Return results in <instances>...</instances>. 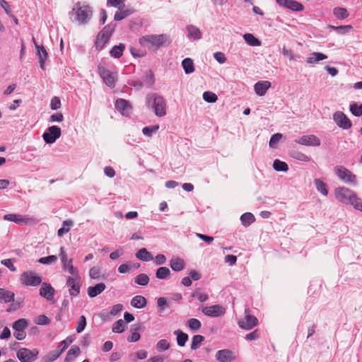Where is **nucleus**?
<instances>
[{
	"label": "nucleus",
	"instance_id": "09e8293b",
	"mask_svg": "<svg viewBox=\"0 0 362 362\" xmlns=\"http://www.w3.org/2000/svg\"><path fill=\"white\" fill-rule=\"evenodd\" d=\"M141 329V325L137 324L134 325L135 332H132L131 335L127 337V341L129 342H136L140 339V334L137 332Z\"/></svg>",
	"mask_w": 362,
	"mask_h": 362
},
{
	"label": "nucleus",
	"instance_id": "423d86ee",
	"mask_svg": "<svg viewBox=\"0 0 362 362\" xmlns=\"http://www.w3.org/2000/svg\"><path fill=\"white\" fill-rule=\"evenodd\" d=\"M28 327V320L25 318H21L15 321L12 325L14 330L13 337L17 340H23L26 337L25 329Z\"/></svg>",
	"mask_w": 362,
	"mask_h": 362
},
{
	"label": "nucleus",
	"instance_id": "4be33fe9",
	"mask_svg": "<svg viewBox=\"0 0 362 362\" xmlns=\"http://www.w3.org/2000/svg\"><path fill=\"white\" fill-rule=\"evenodd\" d=\"M189 39L197 40L202 38V33L200 30L193 25H189L186 28Z\"/></svg>",
	"mask_w": 362,
	"mask_h": 362
},
{
	"label": "nucleus",
	"instance_id": "338daca9",
	"mask_svg": "<svg viewBox=\"0 0 362 362\" xmlns=\"http://www.w3.org/2000/svg\"><path fill=\"white\" fill-rule=\"evenodd\" d=\"M81 285L79 283L73 284L69 287V292L70 296L76 297L80 293Z\"/></svg>",
	"mask_w": 362,
	"mask_h": 362
},
{
	"label": "nucleus",
	"instance_id": "5fc2aeb1",
	"mask_svg": "<svg viewBox=\"0 0 362 362\" xmlns=\"http://www.w3.org/2000/svg\"><path fill=\"white\" fill-rule=\"evenodd\" d=\"M203 99L207 103H214L217 101L218 97L211 91H205L203 93Z\"/></svg>",
	"mask_w": 362,
	"mask_h": 362
},
{
	"label": "nucleus",
	"instance_id": "37998d69",
	"mask_svg": "<svg viewBox=\"0 0 362 362\" xmlns=\"http://www.w3.org/2000/svg\"><path fill=\"white\" fill-rule=\"evenodd\" d=\"M126 324L122 319L117 320L112 325V330L115 333H122L125 330Z\"/></svg>",
	"mask_w": 362,
	"mask_h": 362
},
{
	"label": "nucleus",
	"instance_id": "9d476101",
	"mask_svg": "<svg viewBox=\"0 0 362 362\" xmlns=\"http://www.w3.org/2000/svg\"><path fill=\"white\" fill-rule=\"evenodd\" d=\"M98 74L103 78L104 83L110 88H112L115 86L116 77L115 74L110 70L105 69L102 65L98 66Z\"/></svg>",
	"mask_w": 362,
	"mask_h": 362
},
{
	"label": "nucleus",
	"instance_id": "052dcab7",
	"mask_svg": "<svg viewBox=\"0 0 362 362\" xmlns=\"http://www.w3.org/2000/svg\"><path fill=\"white\" fill-rule=\"evenodd\" d=\"M351 112L356 117L362 115V105H357L356 103L351 104L350 105Z\"/></svg>",
	"mask_w": 362,
	"mask_h": 362
},
{
	"label": "nucleus",
	"instance_id": "2f4dec72",
	"mask_svg": "<svg viewBox=\"0 0 362 362\" xmlns=\"http://www.w3.org/2000/svg\"><path fill=\"white\" fill-rule=\"evenodd\" d=\"M182 66L186 74H189L194 71V62L191 58L184 59L182 62Z\"/></svg>",
	"mask_w": 362,
	"mask_h": 362
},
{
	"label": "nucleus",
	"instance_id": "e433bc0d",
	"mask_svg": "<svg viewBox=\"0 0 362 362\" xmlns=\"http://www.w3.org/2000/svg\"><path fill=\"white\" fill-rule=\"evenodd\" d=\"M273 168L278 172H287L288 170V165L286 162L281 161L279 159L274 160L273 163Z\"/></svg>",
	"mask_w": 362,
	"mask_h": 362
},
{
	"label": "nucleus",
	"instance_id": "0eeeda50",
	"mask_svg": "<svg viewBox=\"0 0 362 362\" xmlns=\"http://www.w3.org/2000/svg\"><path fill=\"white\" fill-rule=\"evenodd\" d=\"M62 135L61 128L53 125L49 127L42 134L45 142L47 144H54Z\"/></svg>",
	"mask_w": 362,
	"mask_h": 362
},
{
	"label": "nucleus",
	"instance_id": "6ab92c4d",
	"mask_svg": "<svg viewBox=\"0 0 362 362\" xmlns=\"http://www.w3.org/2000/svg\"><path fill=\"white\" fill-rule=\"evenodd\" d=\"M4 219L8 221H13L18 225H25L28 223L27 219L20 214H9L4 216Z\"/></svg>",
	"mask_w": 362,
	"mask_h": 362
},
{
	"label": "nucleus",
	"instance_id": "20e7f679",
	"mask_svg": "<svg viewBox=\"0 0 362 362\" xmlns=\"http://www.w3.org/2000/svg\"><path fill=\"white\" fill-rule=\"evenodd\" d=\"M336 199L343 204H351L356 201V194L349 188L345 187H338L335 189Z\"/></svg>",
	"mask_w": 362,
	"mask_h": 362
},
{
	"label": "nucleus",
	"instance_id": "6e6552de",
	"mask_svg": "<svg viewBox=\"0 0 362 362\" xmlns=\"http://www.w3.org/2000/svg\"><path fill=\"white\" fill-rule=\"evenodd\" d=\"M39 351L34 349L30 350L27 348H21L17 351V358L21 362H33L38 356Z\"/></svg>",
	"mask_w": 362,
	"mask_h": 362
},
{
	"label": "nucleus",
	"instance_id": "a211bd4d",
	"mask_svg": "<svg viewBox=\"0 0 362 362\" xmlns=\"http://www.w3.org/2000/svg\"><path fill=\"white\" fill-rule=\"evenodd\" d=\"M271 83L268 81H261L255 83V91L257 95L263 96L267 90L270 88Z\"/></svg>",
	"mask_w": 362,
	"mask_h": 362
},
{
	"label": "nucleus",
	"instance_id": "dca6fc26",
	"mask_svg": "<svg viewBox=\"0 0 362 362\" xmlns=\"http://www.w3.org/2000/svg\"><path fill=\"white\" fill-rule=\"evenodd\" d=\"M215 357L219 362H233L236 358L233 351L226 349L218 351Z\"/></svg>",
	"mask_w": 362,
	"mask_h": 362
},
{
	"label": "nucleus",
	"instance_id": "f3484780",
	"mask_svg": "<svg viewBox=\"0 0 362 362\" xmlns=\"http://www.w3.org/2000/svg\"><path fill=\"white\" fill-rule=\"evenodd\" d=\"M39 293L42 297L46 298L47 300H50L53 298L55 294V290L50 284L43 282L41 283Z\"/></svg>",
	"mask_w": 362,
	"mask_h": 362
},
{
	"label": "nucleus",
	"instance_id": "f704fd0d",
	"mask_svg": "<svg viewBox=\"0 0 362 362\" xmlns=\"http://www.w3.org/2000/svg\"><path fill=\"white\" fill-rule=\"evenodd\" d=\"M240 221L244 226L247 227L255 221V218L252 214L247 212L240 216Z\"/></svg>",
	"mask_w": 362,
	"mask_h": 362
},
{
	"label": "nucleus",
	"instance_id": "39448f33",
	"mask_svg": "<svg viewBox=\"0 0 362 362\" xmlns=\"http://www.w3.org/2000/svg\"><path fill=\"white\" fill-rule=\"evenodd\" d=\"M21 283L26 286H37L42 283V278L33 271H27L21 274Z\"/></svg>",
	"mask_w": 362,
	"mask_h": 362
},
{
	"label": "nucleus",
	"instance_id": "cd10ccee",
	"mask_svg": "<svg viewBox=\"0 0 362 362\" xmlns=\"http://www.w3.org/2000/svg\"><path fill=\"white\" fill-rule=\"evenodd\" d=\"M125 49V45L119 43L118 45H115L110 51V54L112 57L119 59Z\"/></svg>",
	"mask_w": 362,
	"mask_h": 362
},
{
	"label": "nucleus",
	"instance_id": "b1692460",
	"mask_svg": "<svg viewBox=\"0 0 362 362\" xmlns=\"http://www.w3.org/2000/svg\"><path fill=\"white\" fill-rule=\"evenodd\" d=\"M146 304V298L142 296H136L131 300V305L135 308H143Z\"/></svg>",
	"mask_w": 362,
	"mask_h": 362
},
{
	"label": "nucleus",
	"instance_id": "72a5a7b5",
	"mask_svg": "<svg viewBox=\"0 0 362 362\" xmlns=\"http://www.w3.org/2000/svg\"><path fill=\"white\" fill-rule=\"evenodd\" d=\"M327 28L329 30H335L339 34L344 35V34L351 31L353 29V27L351 25H339V26L328 25Z\"/></svg>",
	"mask_w": 362,
	"mask_h": 362
},
{
	"label": "nucleus",
	"instance_id": "c85d7f7f",
	"mask_svg": "<svg viewBox=\"0 0 362 362\" xmlns=\"http://www.w3.org/2000/svg\"><path fill=\"white\" fill-rule=\"evenodd\" d=\"M174 334L176 336L177 345L182 347L184 346L189 339L187 334L177 329L174 332Z\"/></svg>",
	"mask_w": 362,
	"mask_h": 362
},
{
	"label": "nucleus",
	"instance_id": "a18cd8bd",
	"mask_svg": "<svg viewBox=\"0 0 362 362\" xmlns=\"http://www.w3.org/2000/svg\"><path fill=\"white\" fill-rule=\"evenodd\" d=\"M204 341V337L202 335H194L192 339L191 349L196 350L199 349Z\"/></svg>",
	"mask_w": 362,
	"mask_h": 362
},
{
	"label": "nucleus",
	"instance_id": "aec40b11",
	"mask_svg": "<svg viewBox=\"0 0 362 362\" xmlns=\"http://www.w3.org/2000/svg\"><path fill=\"white\" fill-rule=\"evenodd\" d=\"M106 286L104 283L97 284L94 286H90L88 288V295L90 298H94L100 294L105 291Z\"/></svg>",
	"mask_w": 362,
	"mask_h": 362
},
{
	"label": "nucleus",
	"instance_id": "69168bd1",
	"mask_svg": "<svg viewBox=\"0 0 362 362\" xmlns=\"http://www.w3.org/2000/svg\"><path fill=\"white\" fill-rule=\"evenodd\" d=\"M89 276L92 279H99L100 277V269L98 267H93L89 271Z\"/></svg>",
	"mask_w": 362,
	"mask_h": 362
},
{
	"label": "nucleus",
	"instance_id": "4468645a",
	"mask_svg": "<svg viewBox=\"0 0 362 362\" xmlns=\"http://www.w3.org/2000/svg\"><path fill=\"white\" fill-rule=\"evenodd\" d=\"M295 142L300 145L308 146H319L321 144L320 140L314 134L304 135Z\"/></svg>",
	"mask_w": 362,
	"mask_h": 362
},
{
	"label": "nucleus",
	"instance_id": "bb28decb",
	"mask_svg": "<svg viewBox=\"0 0 362 362\" xmlns=\"http://www.w3.org/2000/svg\"><path fill=\"white\" fill-rule=\"evenodd\" d=\"M80 348L76 345H74L68 351L64 362H71L75 357L78 356L80 354Z\"/></svg>",
	"mask_w": 362,
	"mask_h": 362
},
{
	"label": "nucleus",
	"instance_id": "4d7b16f0",
	"mask_svg": "<svg viewBox=\"0 0 362 362\" xmlns=\"http://www.w3.org/2000/svg\"><path fill=\"white\" fill-rule=\"evenodd\" d=\"M131 13H132L130 11V10H129V9L117 11L115 14L114 20L116 21H122L124 18L129 16Z\"/></svg>",
	"mask_w": 362,
	"mask_h": 362
},
{
	"label": "nucleus",
	"instance_id": "1a4fd4ad",
	"mask_svg": "<svg viewBox=\"0 0 362 362\" xmlns=\"http://www.w3.org/2000/svg\"><path fill=\"white\" fill-rule=\"evenodd\" d=\"M258 320L256 317L250 314L249 308L245 310V317L238 320V324L242 329L249 330L257 325Z\"/></svg>",
	"mask_w": 362,
	"mask_h": 362
},
{
	"label": "nucleus",
	"instance_id": "8fccbe9b",
	"mask_svg": "<svg viewBox=\"0 0 362 362\" xmlns=\"http://www.w3.org/2000/svg\"><path fill=\"white\" fill-rule=\"evenodd\" d=\"M15 301V293L11 291H7L4 288L2 302L7 303Z\"/></svg>",
	"mask_w": 362,
	"mask_h": 362
},
{
	"label": "nucleus",
	"instance_id": "4c0bfd02",
	"mask_svg": "<svg viewBox=\"0 0 362 362\" xmlns=\"http://www.w3.org/2000/svg\"><path fill=\"white\" fill-rule=\"evenodd\" d=\"M73 226V221L70 219L65 220L63 221L62 227L57 231V235L59 237L63 236L64 234L68 233L70 230V227Z\"/></svg>",
	"mask_w": 362,
	"mask_h": 362
},
{
	"label": "nucleus",
	"instance_id": "ddd939ff",
	"mask_svg": "<svg viewBox=\"0 0 362 362\" xmlns=\"http://www.w3.org/2000/svg\"><path fill=\"white\" fill-rule=\"evenodd\" d=\"M336 175L345 182L353 184L356 183V176L344 167H337L336 168Z\"/></svg>",
	"mask_w": 362,
	"mask_h": 362
},
{
	"label": "nucleus",
	"instance_id": "f03ea898",
	"mask_svg": "<svg viewBox=\"0 0 362 362\" xmlns=\"http://www.w3.org/2000/svg\"><path fill=\"white\" fill-rule=\"evenodd\" d=\"M72 13L75 15V20L80 25L87 24L91 19L93 10L88 5H81L80 2L75 4Z\"/></svg>",
	"mask_w": 362,
	"mask_h": 362
},
{
	"label": "nucleus",
	"instance_id": "de8ad7c7",
	"mask_svg": "<svg viewBox=\"0 0 362 362\" xmlns=\"http://www.w3.org/2000/svg\"><path fill=\"white\" fill-rule=\"evenodd\" d=\"M187 322L189 328L194 332L198 331L202 327L201 322L195 318H190Z\"/></svg>",
	"mask_w": 362,
	"mask_h": 362
},
{
	"label": "nucleus",
	"instance_id": "49530a36",
	"mask_svg": "<svg viewBox=\"0 0 362 362\" xmlns=\"http://www.w3.org/2000/svg\"><path fill=\"white\" fill-rule=\"evenodd\" d=\"M290 155L293 158L298 160L304 162H309L310 160V158L308 156L298 151H293Z\"/></svg>",
	"mask_w": 362,
	"mask_h": 362
},
{
	"label": "nucleus",
	"instance_id": "393cba45",
	"mask_svg": "<svg viewBox=\"0 0 362 362\" xmlns=\"http://www.w3.org/2000/svg\"><path fill=\"white\" fill-rule=\"evenodd\" d=\"M170 266L175 272H180L185 268V262L179 257H174L170 261Z\"/></svg>",
	"mask_w": 362,
	"mask_h": 362
},
{
	"label": "nucleus",
	"instance_id": "f257e3e1",
	"mask_svg": "<svg viewBox=\"0 0 362 362\" xmlns=\"http://www.w3.org/2000/svg\"><path fill=\"white\" fill-rule=\"evenodd\" d=\"M146 104L159 117L166 115V102L164 98L157 93H149L146 97Z\"/></svg>",
	"mask_w": 362,
	"mask_h": 362
},
{
	"label": "nucleus",
	"instance_id": "79ce46f5",
	"mask_svg": "<svg viewBox=\"0 0 362 362\" xmlns=\"http://www.w3.org/2000/svg\"><path fill=\"white\" fill-rule=\"evenodd\" d=\"M286 8L292 11H302L304 9L303 5L295 0H289Z\"/></svg>",
	"mask_w": 362,
	"mask_h": 362
},
{
	"label": "nucleus",
	"instance_id": "e2e57ef3",
	"mask_svg": "<svg viewBox=\"0 0 362 362\" xmlns=\"http://www.w3.org/2000/svg\"><path fill=\"white\" fill-rule=\"evenodd\" d=\"M86 326V318L84 315H81L79 319H78V324H77V326H76V332L78 333H81L82 332L85 327Z\"/></svg>",
	"mask_w": 362,
	"mask_h": 362
},
{
	"label": "nucleus",
	"instance_id": "ea45409f",
	"mask_svg": "<svg viewBox=\"0 0 362 362\" xmlns=\"http://www.w3.org/2000/svg\"><path fill=\"white\" fill-rule=\"evenodd\" d=\"M110 38H108V37H106V36H100V33L98 34L97 35V37H96V40H95V48L98 49V50H101L104 48L105 44L109 41Z\"/></svg>",
	"mask_w": 362,
	"mask_h": 362
},
{
	"label": "nucleus",
	"instance_id": "c756f323",
	"mask_svg": "<svg viewBox=\"0 0 362 362\" xmlns=\"http://www.w3.org/2000/svg\"><path fill=\"white\" fill-rule=\"evenodd\" d=\"M327 59V56L321 52H313L307 59V63L312 64Z\"/></svg>",
	"mask_w": 362,
	"mask_h": 362
},
{
	"label": "nucleus",
	"instance_id": "473e14b6",
	"mask_svg": "<svg viewBox=\"0 0 362 362\" xmlns=\"http://www.w3.org/2000/svg\"><path fill=\"white\" fill-rule=\"evenodd\" d=\"M245 41L250 46H260L261 41L251 33H246L243 35Z\"/></svg>",
	"mask_w": 362,
	"mask_h": 362
},
{
	"label": "nucleus",
	"instance_id": "7ed1b4c3",
	"mask_svg": "<svg viewBox=\"0 0 362 362\" xmlns=\"http://www.w3.org/2000/svg\"><path fill=\"white\" fill-rule=\"evenodd\" d=\"M167 39L165 35H147L139 38V43L142 46L153 47L156 48L163 45Z\"/></svg>",
	"mask_w": 362,
	"mask_h": 362
},
{
	"label": "nucleus",
	"instance_id": "7c9ffc66",
	"mask_svg": "<svg viewBox=\"0 0 362 362\" xmlns=\"http://www.w3.org/2000/svg\"><path fill=\"white\" fill-rule=\"evenodd\" d=\"M136 257L140 260L144 262H148L153 260V257L151 252H149L146 248L140 249L136 253Z\"/></svg>",
	"mask_w": 362,
	"mask_h": 362
},
{
	"label": "nucleus",
	"instance_id": "0e129e2a",
	"mask_svg": "<svg viewBox=\"0 0 362 362\" xmlns=\"http://www.w3.org/2000/svg\"><path fill=\"white\" fill-rule=\"evenodd\" d=\"M144 82L148 86H152L154 84V74L151 71H148L145 74Z\"/></svg>",
	"mask_w": 362,
	"mask_h": 362
},
{
	"label": "nucleus",
	"instance_id": "c9c22d12",
	"mask_svg": "<svg viewBox=\"0 0 362 362\" xmlns=\"http://www.w3.org/2000/svg\"><path fill=\"white\" fill-rule=\"evenodd\" d=\"M334 16L339 20H344L349 16L347 10L342 7H336L333 9Z\"/></svg>",
	"mask_w": 362,
	"mask_h": 362
},
{
	"label": "nucleus",
	"instance_id": "bf43d9fd",
	"mask_svg": "<svg viewBox=\"0 0 362 362\" xmlns=\"http://www.w3.org/2000/svg\"><path fill=\"white\" fill-rule=\"evenodd\" d=\"M57 259L56 255H49L47 257H41L38 259V262L43 264H50L54 263Z\"/></svg>",
	"mask_w": 362,
	"mask_h": 362
},
{
	"label": "nucleus",
	"instance_id": "9b49d317",
	"mask_svg": "<svg viewBox=\"0 0 362 362\" xmlns=\"http://www.w3.org/2000/svg\"><path fill=\"white\" fill-rule=\"evenodd\" d=\"M333 120L342 129H349L352 126L351 120L341 111H337L333 114Z\"/></svg>",
	"mask_w": 362,
	"mask_h": 362
},
{
	"label": "nucleus",
	"instance_id": "412c9836",
	"mask_svg": "<svg viewBox=\"0 0 362 362\" xmlns=\"http://www.w3.org/2000/svg\"><path fill=\"white\" fill-rule=\"evenodd\" d=\"M37 49V54L39 57L40 66L42 69H45V62L48 56V54L42 45L35 44Z\"/></svg>",
	"mask_w": 362,
	"mask_h": 362
},
{
	"label": "nucleus",
	"instance_id": "680f3d73",
	"mask_svg": "<svg viewBox=\"0 0 362 362\" xmlns=\"http://www.w3.org/2000/svg\"><path fill=\"white\" fill-rule=\"evenodd\" d=\"M170 348V344L166 339H160L156 344V349L159 351H164Z\"/></svg>",
	"mask_w": 362,
	"mask_h": 362
},
{
	"label": "nucleus",
	"instance_id": "58836bf2",
	"mask_svg": "<svg viewBox=\"0 0 362 362\" xmlns=\"http://www.w3.org/2000/svg\"><path fill=\"white\" fill-rule=\"evenodd\" d=\"M115 28H116L115 23H111L108 24L107 25L105 26L100 32H99L100 36L103 37L105 35L106 37H108V38H110Z\"/></svg>",
	"mask_w": 362,
	"mask_h": 362
},
{
	"label": "nucleus",
	"instance_id": "774afa93",
	"mask_svg": "<svg viewBox=\"0 0 362 362\" xmlns=\"http://www.w3.org/2000/svg\"><path fill=\"white\" fill-rule=\"evenodd\" d=\"M35 322L37 325H46L50 322V320L45 315H40L36 318Z\"/></svg>",
	"mask_w": 362,
	"mask_h": 362
},
{
	"label": "nucleus",
	"instance_id": "5701e85b",
	"mask_svg": "<svg viewBox=\"0 0 362 362\" xmlns=\"http://www.w3.org/2000/svg\"><path fill=\"white\" fill-rule=\"evenodd\" d=\"M62 269L64 271L68 272L70 274L75 276L78 279H80L78 269L73 266V259H69V262H66L62 264Z\"/></svg>",
	"mask_w": 362,
	"mask_h": 362
},
{
	"label": "nucleus",
	"instance_id": "f8f14e48",
	"mask_svg": "<svg viewBox=\"0 0 362 362\" xmlns=\"http://www.w3.org/2000/svg\"><path fill=\"white\" fill-rule=\"evenodd\" d=\"M202 311L206 316L211 317H218L225 314L226 309L223 305L217 304L204 307V308H202Z\"/></svg>",
	"mask_w": 362,
	"mask_h": 362
},
{
	"label": "nucleus",
	"instance_id": "a878e982",
	"mask_svg": "<svg viewBox=\"0 0 362 362\" xmlns=\"http://www.w3.org/2000/svg\"><path fill=\"white\" fill-rule=\"evenodd\" d=\"M62 353L57 348L55 350L49 351L45 356L42 357L40 362H53L57 360Z\"/></svg>",
	"mask_w": 362,
	"mask_h": 362
},
{
	"label": "nucleus",
	"instance_id": "6e6d98bb",
	"mask_svg": "<svg viewBox=\"0 0 362 362\" xmlns=\"http://www.w3.org/2000/svg\"><path fill=\"white\" fill-rule=\"evenodd\" d=\"M157 305L159 308L160 313H163L166 308H170V304L165 297H160L157 300Z\"/></svg>",
	"mask_w": 362,
	"mask_h": 362
},
{
	"label": "nucleus",
	"instance_id": "603ef678",
	"mask_svg": "<svg viewBox=\"0 0 362 362\" xmlns=\"http://www.w3.org/2000/svg\"><path fill=\"white\" fill-rule=\"evenodd\" d=\"M159 129V125L147 126L143 128L142 132L146 136H151L153 134L156 133Z\"/></svg>",
	"mask_w": 362,
	"mask_h": 362
},
{
	"label": "nucleus",
	"instance_id": "864d4df0",
	"mask_svg": "<svg viewBox=\"0 0 362 362\" xmlns=\"http://www.w3.org/2000/svg\"><path fill=\"white\" fill-rule=\"evenodd\" d=\"M73 341L74 339L72 337H68L66 338V339L59 343L57 349L62 354Z\"/></svg>",
	"mask_w": 362,
	"mask_h": 362
},
{
	"label": "nucleus",
	"instance_id": "c03bdc74",
	"mask_svg": "<svg viewBox=\"0 0 362 362\" xmlns=\"http://www.w3.org/2000/svg\"><path fill=\"white\" fill-rule=\"evenodd\" d=\"M315 185L317 191L321 192L323 195L327 196L328 194V189L327 185L320 179H315L314 180Z\"/></svg>",
	"mask_w": 362,
	"mask_h": 362
},
{
	"label": "nucleus",
	"instance_id": "3c124183",
	"mask_svg": "<svg viewBox=\"0 0 362 362\" xmlns=\"http://www.w3.org/2000/svg\"><path fill=\"white\" fill-rule=\"evenodd\" d=\"M135 283L140 286H146L149 282V277L146 274H140L134 279Z\"/></svg>",
	"mask_w": 362,
	"mask_h": 362
},
{
	"label": "nucleus",
	"instance_id": "2eb2a0df",
	"mask_svg": "<svg viewBox=\"0 0 362 362\" xmlns=\"http://www.w3.org/2000/svg\"><path fill=\"white\" fill-rule=\"evenodd\" d=\"M115 108L123 115L129 116L132 110L130 103L124 99L119 98L115 102Z\"/></svg>",
	"mask_w": 362,
	"mask_h": 362
},
{
	"label": "nucleus",
	"instance_id": "a19ab883",
	"mask_svg": "<svg viewBox=\"0 0 362 362\" xmlns=\"http://www.w3.org/2000/svg\"><path fill=\"white\" fill-rule=\"evenodd\" d=\"M170 274V271L168 267H159L156 272V277L159 279H165Z\"/></svg>",
	"mask_w": 362,
	"mask_h": 362
},
{
	"label": "nucleus",
	"instance_id": "13d9d810",
	"mask_svg": "<svg viewBox=\"0 0 362 362\" xmlns=\"http://www.w3.org/2000/svg\"><path fill=\"white\" fill-rule=\"evenodd\" d=\"M282 138L283 134L281 133H276L273 134L269 140V146L271 148H275L276 144H278Z\"/></svg>",
	"mask_w": 362,
	"mask_h": 362
}]
</instances>
